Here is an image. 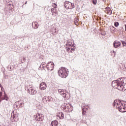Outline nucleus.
I'll use <instances>...</instances> for the list:
<instances>
[{"instance_id":"obj_2","label":"nucleus","mask_w":126,"mask_h":126,"mask_svg":"<svg viewBox=\"0 0 126 126\" xmlns=\"http://www.w3.org/2000/svg\"><path fill=\"white\" fill-rule=\"evenodd\" d=\"M124 82L123 78H119L112 82V86L118 90H120V91H125L126 89L125 88Z\"/></svg>"},{"instance_id":"obj_8","label":"nucleus","mask_w":126,"mask_h":126,"mask_svg":"<svg viewBox=\"0 0 126 126\" xmlns=\"http://www.w3.org/2000/svg\"><path fill=\"white\" fill-rule=\"evenodd\" d=\"M65 6L68 9H71V8H74V4L70 2L66 1L65 2Z\"/></svg>"},{"instance_id":"obj_30","label":"nucleus","mask_w":126,"mask_h":126,"mask_svg":"<svg viewBox=\"0 0 126 126\" xmlns=\"http://www.w3.org/2000/svg\"><path fill=\"white\" fill-rule=\"evenodd\" d=\"M38 116L39 117H42V116H43V115L40 114H38Z\"/></svg>"},{"instance_id":"obj_7","label":"nucleus","mask_w":126,"mask_h":126,"mask_svg":"<svg viewBox=\"0 0 126 126\" xmlns=\"http://www.w3.org/2000/svg\"><path fill=\"white\" fill-rule=\"evenodd\" d=\"M46 68L49 71H52L55 68V64L53 62L48 63L46 65Z\"/></svg>"},{"instance_id":"obj_14","label":"nucleus","mask_w":126,"mask_h":126,"mask_svg":"<svg viewBox=\"0 0 126 126\" xmlns=\"http://www.w3.org/2000/svg\"><path fill=\"white\" fill-rule=\"evenodd\" d=\"M51 124L52 126H58V121L55 120L52 121L51 123Z\"/></svg>"},{"instance_id":"obj_18","label":"nucleus","mask_w":126,"mask_h":126,"mask_svg":"<svg viewBox=\"0 0 126 126\" xmlns=\"http://www.w3.org/2000/svg\"><path fill=\"white\" fill-rule=\"evenodd\" d=\"M59 116H60V118L63 119V117H64V115L63 114V112H60L59 113Z\"/></svg>"},{"instance_id":"obj_15","label":"nucleus","mask_w":126,"mask_h":126,"mask_svg":"<svg viewBox=\"0 0 126 126\" xmlns=\"http://www.w3.org/2000/svg\"><path fill=\"white\" fill-rule=\"evenodd\" d=\"M78 21H79L78 18H75V21H74L75 25H77V26H78V25H79V24L78 23Z\"/></svg>"},{"instance_id":"obj_29","label":"nucleus","mask_w":126,"mask_h":126,"mask_svg":"<svg viewBox=\"0 0 126 126\" xmlns=\"http://www.w3.org/2000/svg\"><path fill=\"white\" fill-rule=\"evenodd\" d=\"M39 67H40V68H41H41H44V67L43 66V65H41V64L40 65Z\"/></svg>"},{"instance_id":"obj_16","label":"nucleus","mask_w":126,"mask_h":126,"mask_svg":"<svg viewBox=\"0 0 126 126\" xmlns=\"http://www.w3.org/2000/svg\"><path fill=\"white\" fill-rule=\"evenodd\" d=\"M3 100H6V101H8V97H7V95L6 94H4V97L2 98Z\"/></svg>"},{"instance_id":"obj_5","label":"nucleus","mask_w":126,"mask_h":126,"mask_svg":"<svg viewBox=\"0 0 126 126\" xmlns=\"http://www.w3.org/2000/svg\"><path fill=\"white\" fill-rule=\"evenodd\" d=\"M59 94L63 96V98H66L67 99L68 97V92H66V90L63 89H59L58 90Z\"/></svg>"},{"instance_id":"obj_1","label":"nucleus","mask_w":126,"mask_h":126,"mask_svg":"<svg viewBox=\"0 0 126 126\" xmlns=\"http://www.w3.org/2000/svg\"><path fill=\"white\" fill-rule=\"evenodd\" d=\"M113 106L116 109H118L121 113H126V102L118 99L114 100L113 103Z\"/></svg>"},{"instance_id":"obj_11","label":"nucleus","mask_w":126,"mask_h":126,"mask_svg":"<svg viewBox=\"0 0 126 126\" xmlns=\"http://www.w3.org/2000/svg\"><path fill=\"white\" fill-rule=\"evenodd\" d=\"M114 48H119L121 46V42L118 41H115L113 43Z\"/></svg>"},{"instance_id":"obj_31","label":"nucleus","mask_w":126,"mask_h":126,"mask_svg":"<svg viewBox=\"0 0 126 126\" xmlns=\"http://www.w3.org/2000/svg\"><path fill=\"white\" fill-rule=\"evenodd\" d=\"M2 95V94H1V92H0V97H1Z\"/></svg>"},{"instance_id":"obj_19","label":"nucleus","mask_w":126,"mask_h":126,"mask_svg":"<svg viewBox=\"0 0 126 126\" xmlns=\"http://www.w3.org/2000/svg\"><path fill=\"white\" fill-rule=\"evenodd\" d=\"M110 29H111V31H113V32H115V30H116V28H115V27H114L113 26L110 27Z\"/></svg>"},{"instance_id":"obj_37","label":"nucleus","mask_w":126,"mask_h":126,"mask_svg":"<svg viewBox=\"0 0 126 126\" xmlns=\"http://www.w3.org/2000/svg\"><path fill=\"white\" fill-rule=\"evenodd\" d=\"M113 53H115V51H113Z\"/></svg>"},{"instance_id":"obj_6","label":"nucleus","mask_w":126,"mask_h":126,"mask_svg":"<svg viewBox=\"0 0 126 126\" xmlns=\"http://www.w3.org/2000/svg\"><path fill=\"white\" fill-rule=\"evenodd\" d=\"M18 117V114L16 112L13 111L12 112L11 116V122H17V121H18V119H17Z\"/></svg>"},{"instance_id":"obj_22","label":"nucleus","mask_w":126,"mask_h":126,"mask_svg":"<svg viewBox=\"0 0 126 126\" xmlns=\"http://www.w3.org/2000/svg\"><path fill=\"white\" fill-rule=\"evenodd\" d=\"M22 59L23 60H21V63H24V62H25V58L24 57H22Z\"/></svg>"},{"instance_id":"obj_10","label":"nucleus","mask_w":126,"mask_h":126,"mask_svg":"<svg viewBox=\"0 0 126 126\" xmlns=\"http://www.w3.org/2000/svg\"><path fill=\"white\" fill-rule=\"evenodd\" d=\"M105 11L108 15H111V14H112V10L110 7H106L105 9Z\"/></svg>"},{"instance_id":"obj_25","label":"nucleus","mask_w":126,"mask_h":126,"mask_svg":"<svg viewBox=\"0 0 126 126\" xmlns=\"http://www.w3.org/2000/svg\"><path fill=\"white\" fill-rule=\"evenodd\" d=\"M53 7H54V9L57 8V4L56 3L53 4Z\"/></svg>"},{"instance_id":"obj_13","label":"nucleus","mask_w":126,"mask_h":126,"mask_svg":"<svg viewBox=\"0 0 126 126\" xmlns=\"http://www.w3.org/2000/svg\"><path fill=\"white\" fill-rule=\"evenodd\" d=\"M43 101L45 103H46V102H49L50 101V99H49V96H44L43 98Z\"/></svg>"},{"instance_id":"obj_9","label":"nucleus","mask_w":126,"mask_h":126,"mask_svg":"<svg viewBox=\"0 0 126 126\" xmlns=\"http://www.w3.org/2000/svg\"><path fill=\"white\" fill-rule=\"evenodd\" d=\"M47 88V84L45 82H42L39 86V89L40 90H45Z\"/></svg>"},{"instance_id":"obj_23","label":"nucleus","mask_w":126,"mask_h":126,"mask_svg":"<svg viewBox=\"0 0 126 126\" xmlns=\"http://www.w3.org/2000/svg\"><path fill=\"white\" fill-rule=\"evenodd\" d=\"M93 3L94 4H97V0H93Z\"/></svg>"},{"instance_id":"obj_26","label":"nucleus","mask_w":126,"mask_h":126,"mask_svg":"<svg viewBox=\"0 0 126 126\" xmlns=\"http://www.w3.org/2000/svg\"><path fill=\"white\" fill-rule=\"evenodd\" d=\"M122 43L123 46L126 45V43L125 41H122Z\"/></svg>"},{"instance_id":"obj_27","label":"nucleus","mask_w":126,"mask_h":126,"mask_svg":"<svg viewBox=\"0 0 126 126\" xmlns=\"http://www.w3.org/2000/svg\"><path fill=\"white\" fill-rule=\"evenodd\" d=\"M54 31H53V30H52L51 32H52V34H56V29H54Z\"/></svg>"},{"instance_id":"obj_34","label":"nucleus","mask_w":126,"mask_h":126,"mask_svg":"<svg viewBox=\"0 0 126 126\" xmlns=\"http://www.w3.org/2000/svg\"><path fill=\"white\" fill-rule=\"evenodd\" d=\"M26 3H27V1H26V2L25 3V4H26Z\"/></svg>"},{"instance_id":"obj_36","label":"nucleus","mask_w":126,"mask_h":126,"mask_svg":"<svg viewBox=\"0 0 126 126\" xmlns=\"http://www.w3.org/2000/svg\"><path fill=\"white\" fill-rule=\"evenodd\" d=\"M83 111H84V108H83Z\"/></svg>"},{"instance_id":"obj_35","label":"nucleus","mask_w":126,"mask_h":126,"mask_svg":"<svg viewBox=\"0 0 126 126\" xmlns=\"http://www.w3.org/2000/svg\"><path fill=\"white\" fill-rule=\"evenodd\" d=\"M34 117H36V118H37V117H38L37 116H34Z\"/></svg>"},{"instance_id":"obj_20","label":"nucleus","mask_w":126,"mask_h":126,"mask_svg":"<svg viewBox=\"0 0 126 126\" xmlns=\"http://www.w3.org/2000/svg\"><path fill=\"white\" fill-rule=\"evenodd\" d=\"M41 65H42V66H43V68L46 67V66L47 67V64H46V63H41Z\"/></svg>"},{"instance_id":"obj_24","label":"nucleus","mask_w":126,"mask_h":126,"mask_svg":"<svg viewBox=\"0 0 126 126\" xmlns=\"http://www.w3.org/2000/svg\"><path fill=\"white\" fill-rule=\"evenodd\" d=\"M35 27H36V29H37L39 27V25L38 24V23H36L35 24Z\"/></svg>"},{"instance_id":"obj_3","label":"nucleus","mask_w":126,"mask_h":126,"mask_svg":"<svg viewBox=\"0 0 126 126\" xmlns=\"http://www.w3.org/2000/svg\"><path fill=\"white\" fill-rule=\"evenodd\" d=\"M58 74L59 76L62 77V78H66L68 75V73H67L65 68H61L59 70H58Z\"/></svg>"},{"instance_id":"obj_17","label":"nucleus","mask_w":126,"mask_h":126,"mask_svg":"<svg viewBox=\"0 0 126 126\" xmlns=\"http://www.w3.org/2000/svg\"><path fill=\"white\" fill-rule=\"evenodd\" d=\"M54 10L55 11L53 12V13H52V14L54 15V16H57V15H58V11L56 9Z\"/></svg>"},{"instance_id":"obj_28","label":"nucleus","mask_w":126,"mask_h":126,"mask_svg":"<svg viewBox=\"0 0 126 126\" xmlns=\"http://www.w3.org/2000/svg\"><path fill=\"white\" fill-rule=\"evenodd\" d=\"M55 9H55V8H52L51 9V12H52V13H53L54 12Z\"/></svg>"},{"instance_id":"obj_33","label":"nucleus","mask_w":126,"mask_h":126,"mask_svg":"<svg viewBox=\"0 0 126 126\" xmlns=\"http://www.w3.org/2000/svg\"><path fill=\"white\" fill-rule=\"evenodd\" d=\"M20 106H22V103H20Z\"/></svg>"},{"instance_id":"obj_4","label":"nucleus","mask_w":126,"mask_h":126,"mask_svg":"<svg viewBox=\"0 0 126 126\" xmlns=\"http://www.w3.org/2000/svg\"><path fill=\"white\" fill-rule=\"evenodd\" d=\"M74 45V43H73V41H72V40L67 43V51L68 52H69L70 51V52H71L72 53V51L75 50V46H74V45Z\"/></svg>"},{"instance_id":"obj_21","label":"nucleus","mask_w":126,"mask_h":126,"mask_svg":"<svg viewBox=\"0 0 126 126\" xmlns=\"http://www.w3.org/2000/svg\"><path fill=\"white\" fill-rule=\"evenodd\" d=\"M114 25H115V27H118V26H119V22H116L114 23Z\"/></svg>"},{"instance_id":"obj_12","label":"nucleus","mask_w":126,"mask_h":126,"mask_svg":"<svg viewBox=\"0 0 126 126\" xmlns=\"http://www.w3.org/2000/svg\"><path fill=\"white\" fill-rule=\"evenodd\" d=\"M29 92L30 94H32V95H35V94H37V91L32 89H29Z\"/></svg>"},{"instance_id":"obj_32","label":"nucleus","mask_w":126,"mask_h":126,"mask_svg":"<svg viewBox=\"0 0 126 126\" xmlns=\"http://www.w3.org/2000/svg\"><path fill=\"white\" fill-rule=\"evenodd\" d=\"M125 31L126 32V25H125Z\"/></svg>"}]
</instances>
